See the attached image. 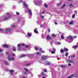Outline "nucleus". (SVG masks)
Masks as SVG:
<instances>
[{
    "instance_id": "nucleus-1",
    "label": "nucleus",
    "mask_w": 78,
    "mask_h": 78,
    "mask_svg": "<svg viewBox=\"0 0 78 78\" xmlns=\"http://www.w3.org/2000/svg\"><path fill=\"white\" fill-rule=\"evenodd\" d=\"M23 4L24 6L26 8L27 11H28L29 13H30V9L28 8V5L26 4V3L24 2H23Z\"/></svg>"
},
{
    "instance_id": "nucleus-2",
    "label": "nucleus",
    "mask_w": 78,
    "mask_h": 78,
    "mask_svg": "<svg viewBox=\"0 0 78 78\" xmlns=\"http://www.w3.org/2000/svg\"><path fill=\"white\" fill-rule=\"evenodd\" d=\"M8 59L9 61H14V60H15V58H10V56L9 55H8Z\"/></svg>"
},
{
    "instance_id": "nucleus-3",
    "label": "nucleus",
    "mask_w": 78,
    "mask_h": 78,
    "mask_svg": "<svg viewBox=\"0 0 78 78\" xmlns=\"http://www.w3.org/2000/svg\"><path fill=\"white\" fill-rule=\"evenodd\" d=\"M41 59L42 60H46V59H47V56L44 55H42L41 56Z\"/></svg>"
},
{
    "instance_id": "nucleus-4",
    "label": "nucleus",
    "mask_w": 78,
    "mask_h": 78,
    "mask_svg": "<svg viewBox=\"0 0 78 78\" xmlns=\"http://www.w3.org/2000/svg\"><path fill=\"white\" fill-rule=\"evenodd\" d=\"M67 39H71L72 41L73 40V37L72 36H69V37H67Z\"/></svg>"
},
{
    "instance_id": "nucleus-5",
    "label": "nucleus",
    "mask_w": 78,
    "mask_h": 78,
    "mask_svg": "<svg viewBox=\"0 0 78 78\" xmlns=\"http://www.w3.org/2000/svg\"><path fill=\"white\" fill-rule=\"evenodd\" d=\"M46 38L47 39L50 40L52 39V37H50L49 36V35H48L47 37H46Z\"/></svg>"
},
{
    "instance_id": "nucleus-6",
    "label": "nucleus",
    "mask_w": 78,
    "mask_h": 78,
    "mask_svg": "<svg viewBox=\"0 0 78 78\" xmlns=\"http://www.w3.org/2000/svg\"><path fill=\"white\" fill-rule=\"evenodd\" d=\"M3 47H5V48H8V45L6 44H4L2 46Z\"/></svg>"
},
{
    "instance_id": "nucleus-7",
    "label": "nucleus",
    "mask_w": 78,
    "mask_h": 78,
    "mask_svg": "<svg viewBox=\"0 0 78 78\" xmlns=\"http://www.w3.org/2000/svg\"><path fill=\"white\" fill-rule=\"evenodd\" d=\"M22 46H24L25 47H26V48H28V46L27 45H26L25 44H22Z\"/></svg>"
},
{
    "instance_id": "nucleus-8",
    "label": "nucleus",
    "mask_w": 78,
    "mask_h": 78,
    "mask_svg": "<svg viewBox=\"0 0 78 78\" xmlns=\"http://www.w3.org/2000/svg\"><path fill=\"white\" fill-rule=\"evenodd\" d=\"M37 28L35 29L34 31L35 33H38V31L37 30Z\"/></svg>"
},
{
    "instance_id": "nucleus-9",
    "label": "nucleus",
    "mask_w": 78,
    "mask_h": 78,
    "mask_svg": "<svg viewBox=\"0 0 78 78\" xmlns=\"http://www.w3.org/2000/svg\"><path fill=\"white\" fill-rule=\"evenodd\" d=\"M67 62H68L69 63H72V62H72V60H68L67 61Z\"/></svg>"
},
{
    "instance_id": "nucleus-10",
    "label": "nucleus",
    "mask_w": 78,
    "mask_h": 78,
    "mask_svg": "<svg viewBox=\"0 0 78 78\" xmlns=\"http://www.w3.org/2000/svg\"><path fill=\"white\" fill-rule=\"evenodd\" d=\"M26 56V55H22L20 56H19V57L20 58H23L24 57H25Z\"/></svg>"
},
{
    "instance_id": "nucleus-11",
    "label": "nucleus",
    "mask_w": 78,
    "mask_h": 78,
    "mask_svg": "<svg viewBox=\"0 0 78 78\" xmlns=\"http://www.w3.org/2000/svg\"><path fill=\"white\" fill-rule=\"evenodd\" d=\"M40 3H41V2H36L35 3V4L36 5H40Z\"/></svg>"
},
{
    "instance_id": "nucleus-12",
    "label": "nucleus",
    "mask_w": 78,
    "mask_h": 78,
    "mask_svg": "<svg viewBox=\"0 0 78 78\" xmlns=\"http://www.w3.org/2000/svg\"><path fill=\"white\" fill-rule=\"evenodd\" d=\"M46 64H48V65H50V62H49L48 61H46L45 62Z\"/></svg>"
},
{
    "instance_id": "nucleus-13",
    "label": "nucleus",
    "mask_w": 78,
    "mask_h": 78,
    "mask_svg": "<svg viewBox=\"0 0 78 78\" xmlns=\"http://www.w3.org/2000/svg\"><path fill=\"white\" fill-rule=\"evenodd\" d=\"M9 72H10V73H10L11 75H12V73L14 72V70H11L9 71Z\"/></svg>"
},
{
    "instance_id": "nucleus-14",
    "label": "nucleus",
    "mask_w": 78,
    "mask_h": 78,
    "mask_svg": "<svg viewBox=\"0 0 78 78\" xmlns=\"http://www.w3.org/2000/svg\"><path fill=\"white\" fill-rule=\"evenodd\" d=\"M73 21H71L69 23V25H73Z\"/></svg>"
},
{
    "instance_id": "nucleus-15",
    "label": "nucleus",
    "mask_w": 78,
    "mask_h": 78,
    "mask_svg": "<svg viewBox=\"0 0 78 78\" xmlns=\"http://www.w3.org/2000/svg\"><path fill=\"white\" fill-rule=\"evenodd\" d=\"M10 30L9 29H7L5 30V32H9V31H10Z\"/></svg>"
},
{
    "instance_id": "nucleus-16",
    "label": "nucleus",
    "mask_w": 78,
    "mask_h": 78,
    "mask_svg": "<svg viewBox=\"0 0 78 78\" xmlns=\"http://www.w3.org/2000/svg\"><path fill=\"white\" fill-rule=\"evenodd\" d=\"M64 51H69V49L67 48H65L64 49Z\"/></svg>"
},
{
    "instance_id": "nucleus-17",
    "label": "nucleus",
    "mask_w": 78,
    "mask_h": 78,
    "mask_svg": "<svg viewBox=\"0 0 78 78\" xmlns=\"http://www.w3.org/2000/svg\"><path fill=\"white\" fill-rule=\"evenodd\" d=\"M51 36L52 37H56V36L55 34H51Z\"/></svg>"
},
{
    "instance_id": "nucleus-18",
    "label": "nucleus",
    "mask_w": 78,
    "mask_h": 78,
    "mask_svg": "<svg viewBox=\"0 0 78 78\" xmlns=\"http://www.w3.org/2000/svg\"><path fill=\"white\" fill-rule=\"evenodd\" d=\"M66 6V4H65L63 5H62V7L61 9H63V8H64V7H65V6Z\"/></svg>"
},
{
    "instance_id": "nucleus-19",
    "label": "nucleus",
    "mask_w": 78,
    "mask_h": 78,
    "mask_svg": "<svg viewBox=\"0 0 78 78\" xmlns=\"http://www.w3.org/2000/svg\"><path fill=\"white\" fill-rule=\"evenodd\" d=\"M44 6L45 7V8H48V5H47V4H44Z\"/></svg>"
},
{
    "instance_id": "nucleus-20",
    "label": "nucleus",
    "mask_w": 78,
    "mask_h": 78,
    "mask_svg": "<svg viewBox=\"0 0 78 78\" xmlns=\"http://www.w3.org/2000/svg\"><path fill=\"white\" fill-rule=\"evenodd\" d=\"M61 38L62 39H64L65 38L64 36H63V35L61 36Z\"/></svg>"
},
{
    "instance_id": "nucleus-21",
    "label": "nucleus",
    "mask_w": 78,
    "mask_h": 78,
    "mask_svg": "<svg viewBox=\"0 0 78 78\" xmlns=\"http://www.w3.org/2000/svg\"><path fill=\"white\" fill-rule=\"evenodd\" d=\"M73 4H71L69 5V7L70 8H72V7H73Z\"/></svg>"
},
{
    "instance_id": "nucleus-22",
    "label": "nucleus",
    "mask_w": 78,
    "mask_h": 78,
    "mask_svg": "<svg viewBox=\"0 0 78 78\" xmlns=\"http://www.w3.org/2000/svg\"><path fill=\"white\" fill-rule=\"evenodd\" d=\"M75 14H73L72 15V18H73V19H74V18H75Z\"/></svg>"
},
{
    "instance_id": "nucleus-23",
    "label": "nucleus",
    "mask_w": 78,
    "mask_h": 78,
    "mask_svg": "<svg viewBox=\"0 0 78 78\" xmlns=\"http://www.w3.org/2000/svg\"><path fill=\"white\" fill-rule=\"evenodd\" d=\"M60 52H61V53H64V50L62 49H61L60 50Z\"/></svg>"
},
{
    "instance_id": "nucleus-24",
    "label": "nucleus",
    "mask_w": 78,
    "mask_h": 78,
    "mask_svg": "<svg viewBox=\"0 0 78 78\" xmlns=\"http://www.w3.org/2000/svg\"><path fill=\"white\" fill-rule=\"evenodd\" d=\"M30 14L31 15V16H32V12H31V11L30 10Z\"/></svg>"
},
{
    "instance_id": "nucleus-25",
    "label": "nucleus",
    "mask_w": 78,
    "mask_h": 78,
    "mask_svg": "<svg viewBox=\"0 0 78 78\" xmlns=\"http://www.w3.org/2000/svg\"><path fill=\"white\" fill-rule=\"evenodd\" d=\"M60 67H62V68H65L66 67V66H60Z\"/></svg>"
},
{
    "instance_id": "nucleus-26",
    "label": "nucleus",
    "mask_w": 78,
    "mask_h": 78,
    "mask_svg": "<svg viewBox=\"0 0 78 78\" xmlns=\"http://www.w3.org/2000/svg\"><path fill=\"white\" fill-rule=\"evenodd\" d=\"M13 51H15L16 48H15V47H13Z\"/></svg>"
},
{
    "instance_id": "nucleus-27",
    "label": "nucleus",
    "mask_w": 78,
    "mask_h": 78,
    "mask_svg": "<svg viewBox=\"0 0 78 78\" xmlns=\"http://www.w3.org/2000/svg\"><path fill=\"white\" fill-rule=\"evenodd\" d=\"M24 69L25 70L26 72H27L28 71V69H26V68H24Z\"/></svg>"
},
{
    "instance_id": "nucleus-28",
    "label": "nucleus",
    "mask_w": 78,
    "mask_h": 78,
    "mask_svg": "<svg viewBox=\"0 0 78 78\" xmlns=\"http://www.w3.org/2000/svg\"><path fill=\"white\" fill-rule=\"evenodd\" d=\"M40 17L41 19H44V17L43 16H40Z\"/></svg>"
},
{
    "instance_id": "nucleus-29",
    "label": "nucleus",
    "mask_w": 78,
    "mask_h": 78,
    "mask_svg": "<svg viewBox=\"0 0 78 78\" xmlns=\"http://www.w3.org/2000/svg\"><path fill=\"white\" fill-rule=\"evenodd\" d=\"M65 55L66 56H68V52L66 53H65Z\"/></svg>"
},
{
    "instance_id": "nucleus-30",
    "label": "nucleus",
    "mask_w": 78,
    "mask_h": 78,
    "mask_svg": "<svg viewBox=\"0 0 78 78\" xmlns=\"http://www.w3.org/2000/svg\"><path fill=\"white\" fill-rule=\"evenodd\" d=\"M9 13L8 12L7 13V16L8 17H10V16L9 15Z\"/></svg>"
},
{
    "instance_id": "nucleus-31",
    "label": "nucleus",
    "mask_w": 78,
    "mask_h": 78,
    "mask_svg": "<svg viewBox=\"0 0 78 78\" xmlns=\"http://www.w3.org/2000/svg\"><path fill=\"white\" fill-rule=\"evenodd\" d=\"M35 49L36 50H38V48L37 47H35Z\"/></svg>"
},
{
    "instance_id": "nucleus-32",
    "label": "nucleus",
    "mask_w": 78,
    "mask_h": 78,
    "mask_svg": "<svg viewBox=\"0 0 78 78\" xmlns=\"http://www.w3.org/2000/svg\"><path fill=\"white\" fill-rule=\"evenodd\" d=\"M55 53V51H51V53L52 54H54V53Z\"/></svg>"
},
{
    "instance_id": "nucleus-33",
    "label": "nucleus",
    "mask_w": 78,
    "mask_h": 78,
    "mask_svg": "<svg viewBox=\"0 0 78 78\" xmlns=\"http://www.w3.org/2000/svg\"><path fill=\"white\" fill-rule=\"evenodd\" d=\"M41 75H44V72H42L41 73Z\"/></svg>"
},
{
    "instance_id": "nucleus-34",
    "label": "nucleus",
    "mask_w": 78,
    "mask_h": 78,
    "mask_svg": "<svg viewBox=\"0 0 78 78\" xmlns=\"http://www.w3.org/2000/svg\"><path fill=\"white\" fill-rule=\"evenodd\" d=\"M17 47H20V44H18L17 45Z\"/></svg>"
},
{
    "instance_id": "nucleus-35",
    "label": "nucleus",
    "mask_w": 78,
    "mask_h": 78,
    "mask_svg": "<svg viewBox=\"0 0 78 78\" xmlns=\"http://www.w3.org/2000/svg\"><path fill=\"white\" fill-rule=\"evenodd\" d=\"M7 17H5L4 18V20H7Z\"/></svg>"
},
{
    "instance_id": "nucleus-36",
    "label": "nucleus",
    "mask_w": 78,
    "mask_h": 78,
    "mask_svg": "<svg viewBox=\"0 0 78 78\" xmlns=\"http://www.w3.org/2000/svg\"><path fill=\"white\" fill-rule=\"evenodd\" d=\"M16 14L17 15H19V12H16Z\"/></svg>"
},
{
    "instance_id": "nucleus-37",
    "label": "nucleus",
    "mask_w": 78,
    "mask_h": 78,
    "mask_svg": "<svg viewBox=\"0 0 78 78\" xmlns=\"http://www.w3.org/2000/svg\"><path fill=\"white\" fill-rule=\"evenodd\" d=\"M48 32H49V33H50V29H48Z\"/></svg>"
},
{
    "instance_id": "nucleus-38",
    "label": "nucleus",
    "mask_w": 78,
    "mask_h": 78,
    "mask_svg": "<svg viewBox=\"0 0 78 78\" xmlns=\"http://www.w3.org/2000/svg\"><path fill=\"white\" fill-rule=\"evenodd\" d=\"M41 76H42V75L41 74H39L38 75V77H41Z\"/></svg>"
},
{
    "instance_id": "nucleus-39",
    "label": "nucleus",
    "mask_w": 78,
    "mask_h": 78,
    "mask_svg": "<svg viewBox=\"0 0 78 78\" xmlns=\"http://www.w3.org/2000/svg\"><path fill=\"white\" fill-rule=\"evenodd\" d=\"M12 56H16V55L14 54H12Z\"/></svg>"
},
{
    "instance_id": "nucleus-40",
    "label": "nucleus",
    "mask_w": 78,
    "mask_h": 78,
    "mask_svg": "<svg viewBox=\"0 0 78 78\" xmlns=\"http://www.w3.org/2000/svg\"><path fill=\"white\" fill-rule=\"evenodd\" d=\"M40 50L41 52L42 51V49L41 48H40Z\"/></svg>"
},
{
    "instance_id": "nucleus-41",
    "label": "nucleus",
    "mask_w": 78,
    "mask_h": 78,
    "mask_svg": "<svg viewBox=\"0 0 78 78\" xmlns=\"http://www.w3.org/2000/svg\"><path fill=\"white\" fill-rule=\"evenodd\" d=\"M61 3L57 4V6H60L61 5Z\"/></svg>"
},
{
    "instance_id": "nucleus-42",
    "label": "nucleus",
    "mask_w": 78,
    "mask_h": 78,
    "mask_svg": "<svg viewBox=\"0 0 78 78\" xmlns=\"http://www.w3.org/2000/svg\"><path fill=\"white\" fill-rule=\"evenodd\" d=\"M68 66H71V64L70 63H69L68 64Z\"/></svg>"
},
{
    "instance_id": "nucleus-43",
    "label": "nucleus",
    "mask_w": 78,
    "mask_h": 78,
    "mask_svg": "<svg viewBox=\"0 0 78 78\" xmlns=\"http://www.w3.org/2000/svg\"><path fill=\"white\" fill-rule=\"evenodd\" d=\"M78 47V45H76V46H75V47H74V48H76L77 47Z\"/></svg>"
},
{
    "instance_id": "nucleus-44",
    "label": "nucleus",
    "mask_w": 78,
    "mask_h": 78,
    "mask_svg": "<svg viewBox=\"0 0 78 78\" xmlns=\"http://www.w3.org/2000/svg\"><path fill=\"white\" fill-rule=\"evenodd\" d=\"M56 49L55 48H54L53 49V51H56Z\"/></svg>"
},
{
    "instance_id": "nucleus-45",
    "label": "nucleus",
    "mask_w": 78,
    "mask_h": 78,
    "mask_svg": "<svg viewBox=\"0 0 78 78\" xmlns=\"http://www.w3.org/2000/svg\"><path fill=\"white\" fill-rule=\"evenodd\" d=\"M44 72H47V70L46 69H45L44 70Z\"/></svg>"
},
{
    "instance_id": "nucleus-46",
    "label": "nucleus",
    "mask_w": 78,
    "mask_h": 78,
    "mask_svg": "<svg viewBox=\"0 0 78 78\" xmlns=\"http://www.w3.org/2000/svg\"><path fill=\"white\" fill-rule=\"evenodd\" d=\"M0 31H3V29H0Z\"/></svg>"
},
{
    "instance_id": "nucleus-47",
    "label": "nucleus",
    "mask_w": 78,
    "mask_h": 78,
    "mask_svg": "<svg viewBox=\"0 0 78 78\" xmlns=\"http://www.w3.org/2000/svg\"><path fill=\"white\" fill-rule=\"evenodd\" d=\"M30 65V64L29 63H27L26 64V66H29Z\"/></svg>"
},
{
    "instance_id": "nucleus-48",
    "label": "nucleus",
    "mask_w": 78,
    "mask_h": 78,
    "mask_svg": "<svg viewBox=\"0 0 78 78\" xmlns=\"http://www.w3.org/2000/svg\"><path fill=\"white\" fill-rule=\"evenodd\" d=\"M5 64H6V65H8L9 63H7V62H5Z\"/></svg>"
},
{
    "instance_id": "nucleus-49",
    "label": "nucleus",
    "mask_w": 78,
    "mask_h": 78,
    "mask_svg": "<svg viewBox=\"0 0 78 78\" xmlns=\"http://www.w3.org/2000/svg\"><path fill=\"white\" fill-rule=\"evenodd\" d=\"M40 27H41V28L43 27V25H41Z\"/></svg>"
},
{
    "instance_id": "nucleus-50",
    "label": "nucleus",
    "mask_w": 78,
    "mask_h": 78,
    "mask_svg": "<svg viewBox=\"0 0 78 78\" xmlns=\"http://www.w3.org/2000/svg\"><path fill=\"white\" fill-rule=\"evenodd\" d=\"M58 45H61V42H58Z\"/></svg>"
},
{
    "instance_id": "nucleus-51",
    "label": "nucleus",
    "mask_w": 78,
    "mask_h": 78,
    "mask_svg": "<svg viewBox=\"0 0 78 78\" xmlns=\"http://www.w3.org/2000/svg\"><path fill=\"white\" fill-rule=\"evenodd\" d=\"M12 27H13V28H14V27H15V25H12Z\"/></svg>"
},
{
    "instance_id": "nucleus-52",
    "label": "nucleus",
    "mask_w": 78,
    "mask_h": 78,
    "mask_svg": "<svg viewBox=\"0 0 78 78\" xmlns=\"http://www.w3.org/2000/svg\"><path fill=\"white\" fill-rule=\"evenodd\" d=\"M55 25H57L58 24V23H57V22H55Z\"/></svg>"
},
{
    "instance_id": "nucleus-53",
    "label": "nucleus",
    "mask_w": 78,
    "mask_h": 78,
    "mask_svg": "<svg viewBox=\"0 0 78 78\" xmlns=\"http://www.w3.org/2000/svg\"><path fill=\"white\" fill-rule=\"evenodd\" d=\"M41 53H44V52H45V51H41Z\"/></svg>"
},
{
    "instance_id": "nucleus-54",
    "label": "nucleus",
    "mask_w": 78,
    "mask_h": 78,
    "mask_svg": "<svg viewBox=\"0 0 78 78\" xmlns=\"http://www.w3.org/2000/svg\"><path fill=\"white\" fill-rule=\"evenodd\" d=\"M27 35H28V36L29 37L30 36V33H27Z\"/></svg>"
},
{
    "instance_id": "nucleus-55",
    "label": "nucleus",
    "mask_w": 78,
    "mask_h": 78,
    "mask_svg": "<svg viewBox=\"0 0 78 78\" xmlns=\"http://www.w3.org/2000/svg\"><path fill=\"white\" fill-rule=\"evenodd\" d=\"M74 12H75V13H77V11H74Z\"/></svg>"
},
{
    "instance_id": "nucleus-56",
    "label": "nucleus",
    "mask_w": 78,
    "mask_h": 78,
    "mask_svg": "<svg viewBox=\"0 0 78 78\" xmlns=\"http://www.w3.org/2000/svg\"><path fill=\"white\" fill-rule=\"evenodd\" d=\"M76 38V36H74L73 37V38H74V39H75V38Z\"/></svg>"
},
{
    "instance_id": "nucleus-57",
    "label": "nucleus",
    "mask_w": 78,
    "mask_h": 78,
    "mask_svg": "<svg viewBox=\"0 0 78 78\" xmlns=\"http://www.w3.org/2000/svg\"><path fill=\"white\" fill-rule=\"evenodd\" d=\"M44 13H45V11H43L42 12L41 14H44Z\"/></svg>"
},
{
    "instance_id": "nucleus-58",
    "label": "nucleus",
    "mask_w": 78,
    "mask_h": 78,
    "mask_svg": "<svg viewBox=\"0 0 78 78\" xmlns=\"http://www.w3.org/2000/svg\"><path fill=\"white\" fill-rule=\"evenodd\" d=\"M30 36H31V33L30 34Z\"/></svg>"
},
{
    "instance_id": "nucleus-59",
    "label": "nucleus",
    "mask_w": 78,
    "mask_h": 78,
    "mask_svg": "<svg viewBox=\"0 0 78 78\" xmlns=\"http://www.w3.org/2000/svg\"><path fill=\"white\" fill-rule=\"evenodd\" d=\"M5 53H6V55H8V53L7 52H5Z\"/></svg>"
},
{
    "instance_id": "nucleus-60",
    "label": "nucleus",
    "mask_w": 78,
    "mask_h": 78,
    "mask_svg": "<svg viewBox=\"0 0 78 78\" xmlns=\"http://www.w3.org/2000/svg\"><path fill=\"white\" fill-rule=\"evenodd\" d=\"M62 1H60V3H61H61H62Z\"/></svg>"
},
{
    "instance_id": "nucleus-61",
    "label": "nucleus",
    "mask_w": 78,
    "mask_h": 78,
    "mask_svg": "<svg viewBox=\"0 0 78 78\" xmlns=\"http://www.w3.org/2000/svg\"><path fill=\"white\" fill-rule=\"evenodd\" d=\"M39 52H37V55H39Z\"/></svg>"
},
{
    "instance_id": "nucleus-62",
    "label": "nucleus",
    "mask_w": 78,
    "mask_h": 78,
    "mask_svg": "<svg viewBox=\"0 0 78 78\" xmlns=\"http://www.w3.org/2000/svg\"><path fill=\"white\" fill-rule=\"evenodd\" d=\"M2 51V50L1 49H0V52H1V51Z\"/></svg>"
},
{
    "instance_id": "nucleus-63",
    "label": "nucleus",
    "mask_w": 78,
    "mask_h": 78,
    "mask_svg": "<svg viewBox=\"0 0 78 78\" xmlns=\"http://www.w3.org/2000/svg\"><path fill=\"white\" fill-rule=\"evenodd\" d=\"M22 2V0H20V2Z\"/></svg>"
},
{
    "instance_id": "nucleus-64",
    "label": "nucleus",
    "mask_w": 78,
    "mask_h": 78,
    "mask_svg": "<svg viewBox=\"0 0 78 78\" xmlns=\"http://www.w3.org/2000/svg\"><path fill=\"white\" fill-rule=\"evenodd\" d=\"M42 78H45V77L43 76L42 77Z\"/></svg>"
}]
</instances>
